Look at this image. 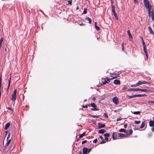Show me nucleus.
Here are the masks:
<instances>
[{
    "label": "nucleus",
    "mask_w": 154,
    "mask_h": 154,
    "mask_svg": "<svg viewBox=\"0 0 154 154\" xmlns=\"http://www.w3.org/2000/svg\"><path fill=\"white\" fill-rule=\"evenodd\" d=\"M11 140V139H10L7 142H8V143H10Z\"/></svg>",
    "instance_id": "59"
},
{
    "label": "nucleus",
    "mask_w": 154,
    "mask_h": 154,
    "mask_svg": "<svg viewBox=\"0 0 154 154\" xmlns=\"http://www.w3.org/2000/svg\"><path fill=\"white\" fill-rule=\"evenodd\" d=\"M8 133V131H6V132H5L6 135Z\"/></svg>",
    "instance_id": "63"
},
{
    "label": "nucleus",
    "mask_w": 154,
    "mask_h": 154,
    "mask_svg": "<svg viewBox=\"0 0 154 154\" xmlns=\"http://www.w3.org/2000/svg\"><path fill=\"white\" fill-rule=\"evenodd\" d=\"M128 136V133H127V134H124L122 133H118V137H127Z\"/></svg>",
    "instance_id": "8"
},
{
    "label": "nucleus",
    "mask_w": 154,
    "mask_h": 154,
    "mask_svg": "<svg viewBox=\"0 0 154 154\" xmlns=\"http://www.w3.org/2000/svg\"><path fill=\"white\" fill-rule=\"evenodd\" d=\"M86 20L88 21L89 23H91V19L88 17H86L85 18Z\"/></svg>",
    "instance_id": "28"
},
{
    "label": "nucleus",
    "mask_w": 154,
    "mask_h": 154,
    "mask_svg": "<svg viewBox=\"0 0 154 154\" xmlns=\"http://www.w3.org/2000/svg\"><path fill=\"white\" fill-rule=\"evenodd\" d=\"M98 128H103L105 126V125L104 124H102L100 123H98Z\"/></svg>",
    "instance_id": "15"
},
{
    "label": "nucleus",
    "mask_w": 154,
    "mask_h": 154,
    "mask_svg": "<svg viewBox=\"0 0 154 154\" xmlns=\"http://www.w3.org/2000/svg\"><path fill=\"white\" fill-rule=\"evenodd\" d=\"M103 135L105 137H109L110 134L109 133H105Z\"/></svg>",
    "instance_id": "30"
},
{
    "label": "nucleus",
    "mask_w": 154,
    "mask_h": 154,
    "mask_svg": "<svg viewBox=\"0 0 154 154\" xmlns=\"http://www.w3.org/2000/svg\"><path fill=\"white\" fill-rule=\"evenodd\" d=\"M153 127L151 128L152 131L154 132V126L152 127Z\"/></svg>",
    "instance_id": "54"
},
{
    "label": "nucleus",
    "mask_w": 154,
    "mask_h": 154,
    "mask_svg": "<svg viewBox=\"0 0 154 154\" xmlns=\"http://www.w3.org/2000/svg\"><path fill=\"white\" fill-rule=\"evenodd\" d=\"M3 40V38H2L0 40V45H2V42Z\"/></svg>",
    "instance_id": "42"
},
{
    "label": "nucleus",
    "mask_w": 154,
    "mask_h": 154,
    "mask_svg": "<svg viewBox=\"0 0 154 154\" xmlns=\"http://www.w3.org/2000/svg\"><path fill=\"white\" fill-rule=\"evenodd\" d=\"M124 127L125 128H126L127 127V125L126 124H125L124 125Z\"/></svg>",
    "instance_id": "53"
},
{
    "label": "nucleus",
    "mask_w": 154,
    "mask_h": 154,
    "mask_svg": "<svg viewBox=\"0 0 154 154\" xmlns=\"http://www.w3.org/2000/svg\"><path fill=\"white\" fill-rule=\"evenodd\" d=\"M124 43L123 42H122V50L123 51H124Z\"/></svg>",
    "instance_id": "38"
},
{
    "label": "nucleus",
    "mask_w": 154,
    "mask_h": 154,
    "mask_svg": "<svg viewBox=\"0 0 154 154\" xmlns=\"http://www.w3.org/2000/svg\"><path fill=\"white\" fill-rule=\"evenodd\" d=\"M79 154H82V153L81 152H80L79 153Z\"/></svg>",
    "instance_id": "64"
},
{
    "label": "nucleus",
    "mask_w": 154,
    "mask_h": 154,
    "mask_svg": "<svg viewBox=\"0 0 154 154\" xmlns=\"http://www.w3.org/2000/svg\"><path fill=\"white\" fill-rule=\"evenodd\" d=\"M148 103H154V101H148Z\"/></svg>",
    "instance_id": "50"
},
{
    "label": "nucleus",
    "mask_w": 154,
    "mask_h": 154,
    "mask_svg": "<svg viewBox=\"0 0 154 154\" xmlns=\"http://www.w3.org/2000/svg\"><path fill=\"white\" fill-rule=\"evenodd\" d=\"M87 13V9L86 8H84V11H83V13H82V14H86Z\"/></svg>",
    "instance_id": "33"
},
{
    "label": "nucleus",
    "mask_w": 154,
    "mask_h": 154,
    "mask_svg": "<svg viewBox=\"0 0 154 154\" xmlns=\"http://www.w3.org/2000/svg\"><path fill=\"white\" fill-rule=\"evenodd\" d=\"M143 3L145 2L148 1V0H143Z\"/></svg>",
    "instance_id": "60"
},
{
    "label": "nucleus",
    "mask_w": 154,
    "mask_h": 154,
    "mask_svg": "<svg viewBox=\"0 0 154 154\" xmlns=\"http://www.w3.org/2000/svg\"><path fill=\"white\" fill-rule=\"evenodd\" d=\"M11 74L10 75V79H9V83H8V88H7V90H8L10 87V84H11Z\"/></svg>",
    "instance_id": "20"
},
{
    "label": "nucleus",
    "mask_w": 154,
    "mask_h": 154,
    "mask_svg": "<svg viewBox=\"0 0 154 154\" xmlns=\"http://www.w3.org/2000/svg\"><path fill=\"white\" fill-rule=\"evenodd\" d=\"M9 143H8V142L7 143L5 144V148H6L9 145Z\"/></svg>",
    "instance_id": "41"
},
{
    "label": "nucleus",
    "mask_w": 154,
    "mask_h": 154,
    "mask_svg": "<svg viewBox=\"0 0 154 154\" xmlns=\"http://www.w3.org/2000/svg\"><path fill=\"white\" fill-rule=\"evenodd\" d=\"M110 75L111 77H112V78L110 79L111 80L116 79L119 76V74H117L116 73H110Z\"/></svg>",
    "instance_id": "4"
},
{
    "label": "nucleus",
    "mask_w": 154,
    "mask_h": 154,
    "mask_svg": "<svg viewBox=\"0 0 154 154\" xmlns=\"http://www.w3.org/2000/svg\"><path fill=\"white\" fill-rule=\"evenodd\" d=\"M122 118H121V117H120L119 118H118L117 119H116V121H120L121 120H122Z\"/></svg>",
    "instance_id": "44"
},
{
    "label": "nucleus",
    "mask_w": 154,
    "mask_h": 154,
    "mask_svg": "<svg viewBox=\"0 0 154 154\" xmlns=\"http://www.w3.org/2000/svg\"><path fill=\"white\" fill-rule=\"evenodd\" d=\"M136 97V95H133L129 96L128 97V98L129 99H131L133 98H134Z\"/></svg>",
    "instance_id": "31"
},
{
    "label": "nucleus",
    "mask_w": 154,
    "mask_h": 154,
    "mask_svg": "<svg viewBox=\"0 0 154 154\" xmlns=\"http://www.w3.org/2000/svg\"><path fill=\"white\" fill-rule=\"evenodd\" d=\"M8 109L11 110L12 111H13V110L11 109V107H9L8 108Z\"/></svg>",
    "instance_id": "57"
},
{
    "label": "nucleus",
    "mask_w": 154,
    "mask_h": 154,
    "mask_svg": "<svg viewBox=\"0 0 154 154\" xmlns=\"http://www.w3.org/2000/svg\"><path fill=\"white\" fill-rule=\"evenodd\" d=\"M132 112L134 114H139L140 113V111L134 112Z\"/></svg>",
    "instance_id": "29"
},
{
    "label": "nucleus",
    "mask_w": 154,
    "mask_h": 154,
    "mask_svg": "<svg viewBox=\"0 0 154 154\" xmlns=\"http://www.w3.org/2000/svg\"><path fill=\"white\" fill-rule=\"evenodd\" d=\"M128 132L129 133V134L130 135H131L133 133V131L132 129H130L129 130Z\"/></svg>",
    "instance_id": "37"
},
{
    "label": "nucleus",
    "mask_w": 154,
    "mask_h": 154,
    "mask_svg": "<svg viewBox=\"0 0 154 154\" xmlns=\"http://www.w3.org/2000/svg\"><path fill=\"white\" fill-rule=\"evenodd\" d=\"M144 4L146 8V9H148V10H149V11H150L151 9V8L152 7V6L150 4L149 2L148 1L144 2Z\"/></svg>",
    "instance_id": "2"
},
{
    "label": "nucleus",
    "mask_w": 154,
    "mask_h": 154,
    "mask_svg": "<svg viewBox=\"0 0 154 154\" xmlns=\"http://www.w3.org/2000/svg\"><path fill=\"white\" fill-rule=\"evenodd\" d=\"M148 28L149 29V31L150 32V33L151 34L154 35V32H153V31L152 30V28L150 27H148Z\"/></svg>",
    "instance_id": "23"
},
{
    "label": "nucleus",
    "mask_w": 154,
    "mask_h": 154,
    "mask_svg": "<svg viewBox=\"0 0 154 154\" xmlns=\"http://www.w3.org/2000/svg\"><path fill=\"white\" fill-rule=\"evenodd\" d=\"M119 132H125V134H127V133H128L127 131L124 129L122 128L119 130Z\"/></svg>",
    "instance_id": "19"
},
{
    "label": "nucleus",
    "mask_w": 154,
    "mask_h": 154,
    "mask_svg": "<svg viewBox=\"0 0 154 154\" xmlns=\"http://www.w3.org/2000/svg\"><path fill=\"white\" fill-rule=\"evenodd\" d=\"M153 9L152 8V7L151 8V9L150 11H149V10H148V13H149V16H150L151 14V15L153 13H154L153 11Z\"/></svg>",
    "instance_id": "24"
},
{
    "label": "nucleus",
    "mask_w": 154,
    "mask_h": 154,
    "mask_svg": "<svg viewBox=\"0 0 154 154\" xmlns=\"http://www.w3.org/2000/svg\"><path fill=\"white\" fill-rule=\"evenodd\" d=\"M142 44H143V48L144 47H145V48H146V45H145L144 42L143 41V39L142 38Z\"/></svg>",
    "instance_id": "36"
},
{
    "label": "nucleus",
    "mask_w": 154,
    "mask_h": 154,
    "mask_svg": "<svg viewBox=\"0 0 154 154\" xmlns=\"http://www.w3.org/2000/svg\"><path fill=\"white\" fill-rule=\"evenodd\" d=\"M127 33L129 35V40L130 41H131L133 39L132 37L129 30H128L127 31Z\"/></svg>",
    "instance_id": "12"
},
{
    "label": "nucleus",
    "mask_w": 154,
    "mask_h": 154,
    "mask_svg": "<svg viewBox=\"0 0 154 154\" xmlns=\"http://www.w3.org/2000/svg\"><path fill=\"white\" fill-rule=\"evenodd\" d=\"M91 148L88 149L87 148L84 147L83 148V154H87V153H89L91 151Z\"/></svg>",
    "instance_id": "3"
},
{
    "label": "nucleus",
    "mask_w": 154,
    "mask_h": 154,
    "mask_svg": "<svg viewBox=\"0 0 154 154\" xmlns=\"http://www.w3.org/2000/svg\"><path fill=\"white\" fill-rule=\"evenodd\" d=\"M86 134V132H84L82 134H81L79 135V138H81L84 136Z\"/></svg>",
    "instance_id": "26"
},
{
    "label": "nucleus",
    "mask_w": 154,
    "mask_h": 154,
    "mask_svg": "<svg viewBox=\"0 0 154 154\" xmlns=\"http://www.w3.org/2000/svg\"><path fill=\"white\" fill-rule=\"evenodd\" d=\"M106 142L104 140H103L100 143V144H102L105 143Z\"/></svg>",
    "instance_id": "45"
},
{
    "label": "nucleus",
    "mask_w": 154,
    "mask_h": 154,
    "mask_svg": "<svg viewBox=\"0 0 154 154\" xmlns=\"http://www.w3.org/2000/svg\"><path fill=\"white\" fill-rule=\"evenodd\" d=\"M145 126V122H143L141 123V125L140 126L141 128H142L144 127Z\"/></svg>",
    "instance_id": "25"
},
{
    "label": "nucleus",
    "mask_w": 154,
    "mask_h": 154,
    "mask_svg": "<svg viewBox=\"0 0 154 154\" xmlns=\"http://www.w3.org/2000/svg\"><path fill=\"white\" fill-rule=\"evenodd\" d=\"M85 25V24L84 23H82L81 24H80V26L84 25Z\"/></svg>",
    "instance_id": "62"
},
{
    "label": "nucleus",
    "mask_w": 154,
    "mask_h": 154,
    "mask_svg": "<svg viewBox=\"0 0 154 154\" xmlns=\"http://www.w3.org/2000/svg\"><path fill=\"white\" fill-rule=\"evenodd\" d=\"M112 11L113 14L116 19V20H118V17L117 15V14L116 13L115 10V7L113 5L112 6Z\"/></svg>",
    "instance_id": "6"
},
{
    "label": "nucleus",
    "mask_w": 154,
    "mask_h": 154,
    "mask_svg": "<svg viewBox=\"0 0 154 154\" xmlns=\"http://www.w3.org/2000/svg\"><path fill=\"white\" fill-rule=\"evenodd\" d=\"M91 116H92L93 118H98L99 117V115H92Z\"/></svg>",
    "instance_id": "35"
},
{
    "label": "nucleus",
    "mask_w": 154,
    "mask_h": 154,
    "mask_svg": "<svg viewBox=\"0 0 154 154\" xmlns=\"http://www.w3.org/2000/svg\"><path fill=\"white\" fill-rule=\"evenodd\" d=\"M134 2L135 3H137V0H134Z\"/></svg>",
    "instance_id": "58"
},
{
    "label": "nucleus",
    "mask_w": 154,
    "mask_h": 154,
    "mask_svg": "<svg viewBox=\"0 0 154 154\" xmlns=\"http://www.w3.org/2000/svg\"><path fill=\"white\" fill-rule=\"evenodd\" d=\"M134 122L136 124H139L140 123V120L135 121Z\"/></svg>",
    "instance_id": "32"
},
{
    "label": "nucleus",
    "mask_w": 154,
    "mask_h": 154,
    "mask_svg": "<svg viewBox=\"0 0 154 154\" xmlns=\"http://www.w3.org/2000/svg\"><path fill=\"white\" fill-rule=\"evenodd\" d=\"M152 133H149L148 134V136L149 137H150L152 136Z\"/></svg>",
    "instance_id": "48"
},
{
    "label": "nucleus",
    "mask_w": 154,
    "mask_h": 154,
    "mask_svg": "<svg viewBox=\"0 0 154 154\" xmlns=\"http://www.w3.org/2000/svg\"><path fill=\"white\" fill-rule=\"evenodd\" d=\"M97 138L95 139L93 141V142L94 143H96L97 142Z\"/></svg>",
    "instance_id": "49"
},
{
    "label": "nucleus",
    "mask_w": 154,
    "mask_h": 154,
    "mask_svg": "<svg viewBox=\"0 0 154 154\" xmlns=\"http://www.w3.org/2000/svg\"><path fill=\"white\" fill-rule=\"evenodd\" d=\"M139 91H142L145 92H148V93L152 92V91H151L150 90H147L146 89H141V88H139Z\"/></svg>",
    "instance_id": "11"
},
{
    "label": "nucleus",
    "mask_w": 154,
    "mask_h": 154,
    "mask_svg": "<svg viewBox=\"0 0 154 154\" xmlns=\"http://www.w3.org/2000/svg\"><path fill=\"white\" fill-rule=\"evenodd\" d=\"M151 18L152 20L154 21V13H153L151 15Z\"/></svg>",
    "instance_id": "39"
},
{
    "label": "nucleus",
    "mask_w": 154,
    "mask_h": 154,
    "mask_svg": "<svg viewBox=\"0 0 154 154\" xmlns=\"http://www.w3.org/2000/svg\"><path fill=\"white\" fill-rule=\"evenodd\" d=\"M96 99V98L95 97H93V99H92V100L94 101Z\"/></svg>",
    "instance_id": "61"
},
{
    "label": "nucleus",
    "mask_w": 154,
    "mask_h": 154,
    "mask_svg": "<svg viewBox=\"0 0 154 154\" xmlns=\"http://www.w3.org/2000/svg\"><path fill=\"white\" fill-rule=\"evenodd\" d=\"M16 93H17V89H15L13 92V94H15L16 95Z\"/></svg>",
    "instance_id": "47"
},
{
    "label": "nucleus",
    "mask_w": 154,
    "mask_h": 154,
    "mask_svg": "<svg viewBox=\"0 0 154 154\" xmlns=\"http://www.w3.org/2000/svg\"><path fill=\"white\" fill-rule=\"evenodd\" d=\"M143 50H144V53H146L147 52V51H146V48H145L144 47H143Z\"/></svg>",
    "instance_id": "46"
},
{
    "label": "nucleus",
    "mask_w": 154,
    "mask_h": 154,
    "mask_svg": "<svg viewBox=\"0 0 154 154\" xmlns=\"http://www.w3.org/2000/svg\"><path fill=\"white\" fill-rule=\"evenodd\" d=\"M96 23H97V22H96L95 23V28L96 29V30L97 31H98L99 30L100 28L99 27H98L97 26Z\"/></svg>",
    "instance_id": "27"
},
{
    "label": "nucleus",
    "mask_w": 154,
    "mask_h": 154,
    "mask_svg": "<svg viewBox=\"0 0 154 154\" xmlns=\"http://www.w3.org/2000/svg\"><path fill=\"white\" fill-rule=\"evenodd\" d=\"M91 107H93V108L90 109L91 110L93 111H97L99 110V109H98L97 108V106L94 103H91Z\"/></svg>",
    "instance_id": "5"
},
{
    "label": "nucleus",
    "mask_w": 154,
    "mask_h": 154,
    "mask_svg": "<svg viewBox=\"0 0 154 154\" xmlns=\"http://www.w3.org/2000/svg\"><path fill=\"white\" fill-rule=\"evenodd\" d=\"M112 100L115 104L117 105L119 104V100L117 97H115L113 98L112 99Z\"/></svg>",
    "instance_id": "10"
},
{
    "label": "nucleus",
    "mask_w": 154,
    "mask_h": 154,
    "mask_svg": "<svg viewBox=\"0 0 154 154\" xmlns=\"http://www.w3.org/2000/svg\"><path fill=\"white\" fill-rule=\"evenodd\" d=\"M72 0H69L68 1V4L67 5H71L72 3Z\"/></svg>",
    "instance_id": "34"
},
{
    "label": "nucleus",
    "mask_w": 154,
    "mask_h": 154,
    "mask_svg": "<svg viewBox=\"0 0 154 154\" xmlns=\"http://www.w3.org/2000/svg\"><path fill=\"white\" fill-rule=\"evenodd\" d=\"M114 83L115 85H118L120 84V82L119 80L116 79L114 80Z\"/></svg>",
    "instance_id": "16"
},
{
    "label": "nucleus",
    "mask_w": 154,
    "mask_h": 154,
    "mask_svg": "<svg viewBox=\"0 0 154 154\" xmlns=\"http://www.w3.org/2000/svg\"><path fill=\"white\" fill-rule=\"evenodd\" d=\"M106 132V131L103 129H101L99 130L98 133L100 134H103L104 132Z\"/></svg>",
    "instance_id": "21"
},
{
    "label": "nucleus",
    "mask_w": 154,
    "mask_h": 154,
    "mask_svg": "<svg viewBox=\"0 0 154 154\" xmlns=\"http://www.w3.org/2000/svg\"><path fill=\"white\" fill-rule=\"evenodd\" d=\"M149 125L150 127H154V121L150 120L149 121Z\"/></svg>",
    "instance_id": "17"
},
{
    "label": "nucleus",
    "mask_w": 154,
    "mask_h": 154,
    "mask_svg": "<svg viewBox=\"0 0 154 154\" xmlns=\"http://www.w3.org/2000/svg\"><path fill=\"white\" fill-rule=\"evenodd\" d=\"M143 84H151V83L150 82H148L144 81H139L135 84L131 85V87H136L140 85H141Z\"/></svg>",
    "instance_id": "1"
},
{
    "label": "nucleus",
    "mask_w": 154,
    "mask_h": 154,
    "mask_svg": "<svg viewBox=\"0 0 154 154\" xmlns=\"http://www.w3.org/2000/svg\"><path fill=\"white\" fill-rule=\"evenodd\" d=\"M87 141L86 140H85L82 141V144H84L85 143H86L87 142Z\"/></svg>",
    "instance_id": "43"
},
{
    "label": "nucleus",
    "mask_w": 154,
    "mask_h": 154,
    "mask_svg": "<svg viewBox=\"0 0 154 154\" xmlns=\"http://www.w3.org/2000/svg\"><path fill=\"white\" fill-rule=\"evenodd\" d=\"M99 138L102 140H103V137L101 136H100L99 137Z\"/></svg>",
    "instance_id": "56"
},
{
    "label": "nucleus",
    "mask_w": 154,
    "mask_h": 154,
    "mask_svg": "<svg viewBox=\"0 0 154 154\" xmlns=\"http://www.w3.org/2000/svg\"><path fill=\"white\" fill-rule=\"evenodd\" d=\"M11 99L13 101H15L16 100V94H12L11 96Z\"/></svg>",
    "instance_id": "14"
},
{
    "label": "nucleus",
    "mask_w": 154,
    "mask_h": 154,
    "mask_svg": "<svg viewBox=\"0 0 154 154\" xmlns=\"http://www.w3.org/2000/svg\"><path fill=\"white\" fill-rule=\"evenodd\" d=\"M10 124L9 123H7L5 125V127L4 129L5 130H7L9 128V127L10 126Z\"/></svg>",
    "instance_id": "18"
},
{
    "label": "nucleus",
    "mask_w": 154,
    "mask_h": 154,
    "mask_svg": "<svg viewBox=\"0 0 154 154\" xmlns=\"http://www.w3.org/2000/svg\"><path fill=\"white\" fill-rule=\"evenodd\" d=\"M105 81L104 82L102 81L103 85L106 84H108L110 82V79H109L108 77H106L104 79Z\"/></svg>",
    "instance_id": "9"
},
{
    "label": "nucleus",
    "mask_w": 154,
    "mask_h": 154,
    "mask_svg": "<svg viewBox=\"0 0 154 154\" xmlns=\"http://www.w3.org/2000/svg\"><path fill=\"white\" fill-rule=\"evenodd\" d=\"M103 116L106 118H108V116L107 114L106 113H104L103 114Z\"/></svg>",
    "instance_id": "40"
},
{
    "label": "nucleus",
    "mask_w": 154,
    "mask_h": 154,
    "mask_svg": "<svg viewBox=\"0 0 154 154\" xmlns=\"http://www.w3.org/2000/svg\"><path fill=\"white\" fill-rule=\"evenodd\" d=\"M10 133H9L8 135V136L7 137V140H8V138L10 136Z\"/></svg>",
    "instance_id": "52"
},
{
    "label": "nucleus",
    "mask_w": 154,
    "mask_h": 154,
    "mask_svg": "<svg viewBox=\"0 0 154 154\" xmlns=\"http://www.w3.org/2000/svg\"><path fill=\"white\" fill-rule=\"evenodd\" d=\"M128 91H139V88H129L128 89Z\"/></svg>",
    "instance_id": "13"
},
{
    "label": "nucleus",
    "mask_w": 154,
    "mask_h": 154,
    "mask_svg": "<svg viewBox=\"0 0 154 154\" xmlns=\"http://www.w3.org/2000/svg\"><path fill=\"white\" fill-rule=\"evenodd\" d=\"M136 97H142L146 96V95L145 94H135Z\"/></svg>",
    "instance_id": "22"
},
{
    "label": "nucleus",
    "mask_w": 154,
    "mask_h": 154,
    "mask_svg": "<svg viewBox=\"0 0 154 154\" xmlns=\"http://www.w3.org/2000/svg\"><path fill=\"white\" fill-rule=\"evenodd\" d=\"M82 107L83 108H88V105H86L85 106H83Z\"/></svg>",
    "instance_id": "55"
},
{
    "label": "nucleus",
    "mask_w": 154,
    "mask_h": 154,
    "mask_svg": "<svg viewBox=\"0 0 154 154\" xmlns=\"http://www.w3.org/2000/svg\"><path fill=\"white\" fill-rule=\"evenodd\" d=\"M105 140L106 141H108L109 140V139L107 137H105Z\"/></svg>",
    "instance_id": "51"
},
{
    "label": "nucleus",
    "mask_w": 154,
    "mask_h": 154,
    "mask_svg": "<svg viewBox=\"0 0 154 154\" xmlns=\"http://www.w3.org/2000/svg\"><path fill=\"white\" fill-rule=\"evenodd\" d=\"M118 133L116 132L113 133L112 135V138L113 140L116 139L118 137Z\"/></svg>",
    "instance_id": "7"
}]
</instances>
